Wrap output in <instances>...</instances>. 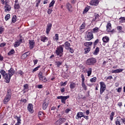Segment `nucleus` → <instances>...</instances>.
Here are the masks:
<instances>
[{
  "instance_id": "f257e3e1",
  "label": "nucleus",
  "mask_w": 125,
  "mask_h": 125,
  "mask_svg": "<svg viewBox=\"0 0 125 125\" xmlns=\"http://www.w3.org/2000/svg\"><path fill=\"white\" fill-rule=\"evenodd\" d=\"M63 52H64V44L58 46L55 50L56 55L61 57V56H63Z\"/></svg>"
},
{
  "instance_id": "f03ea898",
  "label": "nucleus",
  "mask_w": 125,
  "mask_h": 125,
  "mask_svg": "<svg viewBox=\"0 0 125 125\" xmlns=\"http://www.w3.org/2000/svg\"><path fill=\"white\" fill-rule=\"evenodd\" d=\"M0 73L2 75L3 78L5 79V83H9L10 82V79H11V76L8 73H6L5 71L2 70H0Z\"/></svg>"
},
{
  "instance_id": "7ed1b4c3",
  "label": "nucleus",
  "mask_w": 125,
  "mask_h": 125,
  "mask_svg": "<svg viewBox=\"0 0 125 125\" xmlns=\"http://www.w3.org/2000/svg\"><path fill=\"white\" fill-rule=\"evenodd\" d=\"M94 37L93 36V33H92V30H88L85 34L84 39L85 41H89L93 39Z\"/></svg>"
},
{
  "instance_id": "20e7f679",
  "label": "nucleus",
  "mask_w": 125,
  "mask_h": 125,
  "mask_svg": "<svg viewBox=\"0 0 125 125\" xmlns=\"http://www.w3.org/2000/svg\"><path fill=\"white\" fill-rule=\"evenodd\" d=\"M96 63V59L94 58H90L87 60L86 61V64L89 66L91 65H94Z\"/></svg>"
},
{
  "instance_id": "39448f33",
  "label": "nucleus",
  "mask_w": 125,
  "mask_h": 125,
  "mask_svg": "<svg viewBox=\"0 0 125 125\" xmlns=\"http://www.w3.org/2000/svg\"><path fill=\"white\" fill-rule=\"evenodd\" d=\"M100 93L101 95L103 94V92L106 90V84L103 82L100 83Z\"/></svg>"
},
{
  "instance_id": "423d86ee",
  "label": "nucleus",
  "mask_w": 125,
  "mask_h": 125,
  "mask_svg": "<svg viewBox=\"0 0 125 125\" xmlns=\"http://www.w3.org/2000/svg\"><path fill=\"white\" fill-rule=\"evenodd\" d=\"M11 99V93L7 92L5 98L3 100L4 104H6V103L9 102L10 99Z\"/></svg>"
},
{
  "instance_id": "0eeeda50",
  "label": "nucleus",
  "mask_w": 125,
  "mask_h": 125,
  "mask_svg": "<svg viewBox=\"0 0 125 125\" xmlns=\"http://www.w3.org/2000/svg\"><path fill=\"white\" fill-rule=\"evenodd\" d=\"M68 98H70V96H59L57 97V99H61V102L63 103V104H66V100H67Z\"/></svg>"
},
{
  "instance_id": "6e6552de",
  "label": "nucleus",
  "mask_w": 125,
  "mask_h": 125,
  "mask_svg": "<svg viewBox=\"0 0 125 125\" xmlns=\"http://www.w3.org/2000/svg\"><path fill=\"white\" fill-rule=\"evenodd\" d=\"M38 77L40 81H42L43 83H46L47 82V80H46L45 77L42 75V72H40L38 74Z\"/></svg>"
},
{
  "instance_id": "1a4fd4ad",
  "label": "nucleus",
  "mask_w": 125,
  "mask_h": 125,
  "mask_svg": "<svg viewBox=\"0 0 125 125\" xmlns=\"http://www.w3.org/2000/svg\"><path fill=\"white\" fill-rule=\"evenodd\" d=\"M65 122H66V119H65V118H60L59 120H58L56 122L55 125H62V124L65 123Z\"/></svg>"
},
{
  "instance_id": "9d476101",
  "label": "nucleus",
  "mask_w": 125,
  "mask_h": 125,
  "mask_svg": "<svg viewBox=\"0 0 125 125\" xmlns=\"http://www.w3.org/2000/svg\"><path fill=\"white\" fill-rule=\"evenodd\" d=\"M52 27V24H51V23H49L47 24L46 28V33L47 34V35H48L49 34V32H50V30H51Z\"/></svg>"
},
{
  "instance_id": "9b49d317",
  "label": "nucleus",
  "mask_w": 125,
  "mask_h": 125,
  "mask_svg": "<svg viewBox=\"0 0 125 125\" xmlns=\"http://www.w3.org/2000/svg\"><path fill=\"white\" fill-rule=\"evenodd\" d=\"M27 110L30 113H34V106L33 104H29L27 105Z\"/></svg>"
},
{
  "instance_id": "f8f14e48",
  "label": "nucleus",
  "mask_w": 125,
  "mask_h": 125,
  "mask_svg": "<svg viewBox=\"0 0 125 125\" xmlns=\"http://www.w3.org/2000/svg\"><path fill=\"white\" fill-rule=\"evenodd\" d=\"M99 3V0H91L90 2V5H94L97 6Z\"/></svg>"
},
{
  "instance_id": "ddd939ff",
  "label": "nucleus",
  "mask_w": 125,
  "mask_h": 125,
  "mask_svg": "<svg viewBox=\"0 0 125 125\" xmlns=\"http://www.w3.org/2000/svg\"><path fill=\"white\" fill-rule=\"evenodd\" d=\"M44 113L42 111H39L38 112V118L41 121H42L44 119Z\"/></svg>"
},
{
  "instance_id": "4468645a",
  "label": "nucleus",
  "mask_w": 125,
  "mask_h": 125,
  "mask_svg": "<svg viewBox=\"0 0 125 125\" xmlns=\"http://www.w3.org/2000/svg\"><path fill=\"white\" fill-rule=\"evenodd\" d=\"M106 31L109 33H112V24L110 22H108L107 24Z\"/></svg>"
},
{
  "instance_id": "2eb2a0df",
  "label": "nucleus",
  "mask_w": 125,
  "mask_h": 125,
  "mask_svg": "<svg viewBox=\"0 0 125 125\" xmlns=\"http://www.w3.org/2000/svg\"><path fill=\"white\" fill-rule=\"evenodd\" d=\"M4 8L5 12H9L11 10V6L8 4L5 5Z\"/></svg>"
},
{
  "instance_id": "dca6fc26",
  "label": "nucleus",
  "mask_w": 125,
  "mask_h": 125,
  "mask_svg": "<svg viewBox=\"0 0 125 125\" xmlns=\"http://www.w3.org/2000/svg\"><path fill=\"white\" fill-rule=\"evenodd\" d=\"M83 117V113L82 112H79L77 114V115L75 117L76 120H79V119H82Z\"/></svg>"
},
{
  "instance_id": "f3484780",
  "label": "nucleus",
  "mask_w": 125,
  "mask_h": 125,
  "mask_svg": "<svg viewBox=\"0 0 125 125\" xmlns=\"http://www.w3.org/2000/svg\"><path fill=\"white\" fill-rule=\"evenodd\" d=\"M29 43L30 49H33V48L35 47V41L30 40Z\"/></svg>"
},
{
  "instance_id": "a211bd4d",
  "label": "nucleus",
  "mask_w": 125,
  "mask_h": 125,
  "mask_svg": "<svg viewBox=\"0 0 125 125\" xmlns=\"http://www.w3.org/2000/svg\"><path fill=\"white\" fill-rule=\"evenodd\" d=\"M84 45L87 48H91V45H92V42H85L84 43Z\"/></svg>"
},
{
  "instance_id": "6ab92c4d",
  "label": "nucleus",
  "mask_w": 125,
  "mask_h": 125,
  "mask_svg": "<svg viewBox=\"0 0 125 125\" xmlns=\"http://www.w3.org/2000/svg\"><path fill=\"white\" fill-rule=\"evenodd\" d=\"M102 41L104 43H108V42L110 41V39L108 36H105L103 37Z\"/></svg>"
},
{
  "instance_id": "aec40b11",
  "label": "nucleus",
  "mask_w": 125,
  "mask_h": 125,
  "mask_svg": "<svg viewBox=\"0 0 125 125\" xmlns=\"http://www.w3.org/2000/svg\"><path fill=\"white\" fill-rule=\"evenodd\" d=\"M30 54H31L30 52H25L21 55V58L22 59H25V58H27V57H28Z\"/></svg>"
},
{
  "instance_id": "412c9836",
  "label": "nucleus",
  "mask_w": 125,
  "mask_h": 125,
  "mask_svg": "<svg viewBox=\"0 0 125 125\" xmlns=\"http://www.w3.org/2000/svg\"><path fill=\"white\" fill-rule=\"evenodd\" d=\"M21 43H22V39H20L17 40V42H15L14 44L15 47H18L19 45H20Z\"/></svg>"
},
{
  "instance_id": "4be33fe9",
  "label": "nucleus",
  "mask_w": 125,
  "mask_h": 125,
  "mask_svg": "<svg viewBox=\"0 0 125 125\" xmlns=\"http://www.w3.org/2000/svg\"><path fill=\"white\" fill-rule=\"evenodd\" d=\"M40 39L41 42H46L48 41V38H47V37H45V36H41L40 37Z\"/></svg>"
},
{
  "instance_id": "5701e85b",
  "label": "nucleus",
  "mask_w": 125,
  "mask_h": 125,
  "mask_svg": "<svg viewBox=\"0 0 125 125\" xmlns=\"http://www.w3.org/2000/svg\"><path fill=\"white\" fill-rule=\"evenodd\" d=\"M65 49L69 50V48L71 47V44H70L67 41L65 42L63 44Z\"/></svg>"
},
{
  "instance_id": "b1692460",
  "label": "nucleus",
  "mask_w": 125,
  "mask_h": 125,
  "mask_svg": "<svg viewBox=\"0 0 125 125\" xmlns=\"http://www.w3.org/2000/svg\"><path fill=\"white\" fill-rule=\"evenodd\" d=\"M15 73V71H14V69L12 68H11L10 70H8V74L10 76L12 77V76L14 75Z\"/></svg>"
},
{
  "instance_id": "393cba45",
  "label": "nucleus",
  "mask_w": 125,
  "mask_h": 125,
  "mask_svg": "<svg viewBox=\"0 0 125 125\" xmlns=\"http://www.w3.org/2000/svg\"><path fill=\"white\" fill-rule=\"evenodd\" d=\"M124 70L123 69H117L111 71V73L117 74V73H122Z\"/></svg>"
},
{
  "instance_id": "a878e982",
  "label": "nucleus",
  "mask_w": 125,
  "mask_h": 125,
  "mask_svg": "<svg viewBox=\"0 0 125 125\" xmlns=\"http://www.w3.org/2000/svg\"><path fill=\"white\" fill-rule=\"evenodd\" d=\"M87 73V76L90 77L91 75V74L92 73V68H89L88 69V70H86Z\"/></svg>"
},
{
  "instance_id": "bb28decb",
  "label": "nucleus",
  "mask_w": 125,
  "mask_h": 125,
  "mask_svg": "<svg viewBox=\"0 0 125 125\" xmlns=\"http://www.w3.org/2000/svg\"><path fill=\"white\" fill-rule=\"evenodd\" d=\"M16 21H17V16H16V15L13 16L12 18L11 24L15 23Z\"/></svg>"
},
{
  "instance_id": "cd10ccee",
  "label": "nucleus",
  "mask_w": 125,
  "mask_h": 125,
  "mask_svg": "<svg viewBox=\"0 0 125 125\" xmlns=\"http://www.w3.org/2000/svg\"><path fill=\"white\" fill-rule=\"evenodd\" d=\"M66 8L68 11L72 12V10H71V8H72V5H71V4L67 3L66 4Z\"/></svg>"
},
{
  "instance_id": "c85d7f7f",
  "label": "nucleus",
  "mask_w": 125,
  "mask_h": 125,
  "mask_svg": "<svg viewBox=\"0 0 125 125\" xmlns=\"http://www.w3.org/2000/svg\"><path fill=\"white\" fill-rule=\"evenodd\" d=\"M70 88L71 89H74L76 87V84L74 82H71L69 85Z\"/></svg>"
},
{
  "instance_id": "c756f323",
  "label": "nucleus",
  "mask_w": 125,
  "mask_h": 125,
  "mask_svg": "<svg viewBox=\"0 0 125 125\" xmlns=\"http://www.w3.org/2000/svg\"><path fill=\"white\" fill-rule=\"evenodd\" d=\"M99 32V28L97 27H95L92 30V34H95L96 33H98Z\"/></svg>"
},
{
  "instance_id": "7c9ffc66",
  "label": "nucleus",
  "mask_w": 125,
  "mask_h": 125,
  "mask_svg": "<svg viewBox=\"0 0 125 125\" xmlns=\"http://www.w3.org/2000/svg\"><path fill=\"white\" fill-rule=\"evenodd\" d=\"M48 106V104L47 103H44L42 104V109L43 110H46V108H47V106Z\"/></svg>"
},
{
  "instance_id": "2f4dec72",
  "label": "nucleus",
  "mask_w": 125,
  "mask_h": 125,
  "mask_svg": "<svg viewBox=\"0 0 125 125\" xmlns=\"http://www.w3.org/2000/svg\"><path fill=\"white\" fill-rule=\"evenodd\" d=\"M81 85L84 90H87V86L85 85L84 82L82 83Z\"/></svg>"
},
{
  "instance_id": "473e14b6",
  "label": "nucleus",
  "mask_w": 125,
  "mask_h": 125,
  "mask_svg": "<svg viewBox=\"0 0 125 125\" xmlns=\"http://www.w3.org/2000/svg\"><path fill=\"white\" fill-rule=\"evenodd\" d=\"M14 8L15 9H20V5L19 3H15L14 5Z\"/></svg>"
},
{
  "instance_id": "72a5a7b5",
  "label": "nucleus",
  "mask_w": 125,
  "mask_h": 125,
  "mask_svg": "<svg viewBox=\"0 0 125 125\" xmlns=\"http://www.w3.org/2000/svg\"><path fill=\"white\" fill-rule=\"evenodd\" d=\"M1 2L2 3V4H8V3L9 2V0H1Z\"/></svg>"
},
{
  "instance_id": "f704fd0d",
  "label": "nucleus",
  "mask_w": 125,
  "mask_h": 125,
  "mask_svg": "<svg viewBox=\"0 0 125 125\" xmlns=\"http://www.w3.org/2000/svg\"><path fill=\"white\" fill-rule=\"evenodd\" d=\"M121 120L120 119V118H119V117H117L116 121H115V125H121V122H120Z\"/></svg>"
},
{
  "instance_id": "c9c22d12",
  "label": "nucleus",
  "mask_w": 125,
  "mask_h": 125,
  "mask_svg": "<svg viewBox=\"0 0 125 125\" xmlns=\"http://www.w3.org/2000/svg\"><path fill=\"white\" fill-rule=\"evenodd\" d=\"M54 3H55V1L54 0H52L49 4V8H50V7H52L54 5Z\"/></svg>"
},
{
  "instance_id": "e433bc0d",
  "label": "nucleus",
  "mask_w": 125,
  "mask_h": 125,
  "mask_svg": "<svg viewBox=\"0 0 125 125\" xmlns=\"http://www.w3.org/2000/svg\"><path fill=\"white\" fill-rule=\"evenodd\" d=\"M55 64L57 65V67H60L62 65V62L60 61H56Z\"/></svg>"
},
{
  "instance_id": "4c0bfd02",
  "label": "nucleus",
  "mask_w": 125,
  "mask_h": 125,
  "mask_svg": "<svg viewBox=\"0 0 125 125\" xmlns=\"http://www.w3.org/2000/svg\"><path fill=\"white\" fill-rule=\"evenodd\" d=\"M53 39H54V41H56V42H57V41L59 40V36L58 35V34H56Z\"/></svg>"
},
{
  "instance_id": "58836bf2",
  "label": "nucleus",
  "mask_w": 125,
  "mask_h": 125,
  "mask_svg": "<svg viewBox=\"0 0 125 125\" xmlns=\"http://www.w3.org/2000/svg\"><path fill=\"white\" fill-rule=\"evenodd\" d=\"M119 20H120V23H125V17H121L119 18Z\"/></svg>"
},
{
  "instance_id": "ea45409f",
  "label": "nucleus",
  "mask_w": 125,
  "mask_h": 125,
  "mask_svg": "<svg viewBox=\"0 0 125 125\" xmlns=\"http://www.w3.org/2000/svg\"><path fill=\"white\" fill-rule=\"evenodd\" d=\"M90 49H91L90 48H84V54H86V53H88L89 51H90Z\"/></svg>"
},
{
  "instance_id": "a19ab883",
  "label": "nucleus",
  "mask_w": 125,
  "mask_h": 125,
  "mask_svg": "<svg viewBox=\"0 0 125 125\" xmlns=\"http://www.w3.org/2000/svg\"><path fill=\"white\" fill-rule=\"evenodd\" d=\"M15 53V51L14 49H12L8 53V55H12V54H14Z\"/></svg>"
},
{
  "instance_id": "79ce46f5",
  "label": "nucleus",
  "mask_w": 125,
  "mask_h": 125,
  "mask_svg": "<svg viewBox=\"0 0 125 125\" xmlns=\"http://www.w3.org/2000/svg\"><path fill=\"white\" fill-rule=\"evenodd\" d=\"M117 30L119 33H123V27L121 26H119L117 27Z\"/></svg>"
},
{
  "instance_id": "37998d69",
  "label": "nucleus",
  "mask_w": 125,
  "mask_h": 125,
  "mask_svg": "<svg viewBox=\"0 0 125 125\" xmlns=\"http://www.w3.org/2000/svg\"><path fill=\"white\" fill-rule=\"evenodd\" d=\"M97 80V78L96 77H93V78H91L90 79V81L91 83H95Z\"/></svg>"
},
{
  "instance_id": "c03bdc74",
  "label": "nucleus",
  "mask_w": 125,
  "mask_h": 125,
  "mask_svg": "<svg viewBox=\"0 0 125 125\" xmlns=\"http://www.w3.org/2000/svg\"><path fill=\"white\" fill-rule=\"evenodd\" d=\"M98 52H99V48L98 47H97L94 52V54L95 55H97V54L98 53Z\"/></svg>"
},
{
  "instance_id": "a18cd8bd",
  "label": "nucleus",
  "mask_w": 125,
  "mask_h": 125,
  "mask_svg": "<svg viewBox=\"0 0 125 125\" xmlns=\"http://www.w3.org/2000/svg\"><path fill=\"white\" fill-rule=\"evenodd\" d=\"M3 32H4V27L0 26V35H1Z\"/></svg>"
},
{
  "instance_id": "49530a36",
  "label": "nucleus",
  "mask_w": 125,
  "mask_h": 125,
  "mask_svg": "<svg viewBox=\"0 0 125 125\" xmlns=\"http://www.w3.org/2000/svg\"><path fill=\"white\" fill-rule=\"evenodd\" d=\"M9 18H10V14H8L5 16V20H6V21H7V20H8Z\"/></svg>"
},
{
  "instance_id": "de8ad7c7",
  "label": "nucleus",
  "mask_w": 125,
  "mask_h": 125,
  "mask_svg": "<svg viewBox=\"0 0 125 125\" xmlns=\"http://www.w3.org/2000/svg\"><path fill=\"white\" fill-rule=\"evenodd\" d=\"M24 87V90H25V91H27L26 89H28L29 88V85L28 84H25L23 85Z\"/></svg>"
},
{
  "instance_id": "09e8293b",
  "label": "nucleus",
  "mask_w": 125,
  "mask_h": 125,
  "mask_svg": "<svg viewBox=\"0 0 125 125\" xmlns=\"http://www.w3.org/2000/svg\"><path fill=\"white\" fill-rule=\"evenodd\" d=\"M17 75H20V76H22V75H24V72L22 71L21 70H19L17 72Z\"/></svg>"
},
{
  "instance_id": "8fccbe9b",
  "label": "nucleus",
  "mask_w": 125,
  "mask_h": 125,
  "mask_svg": "<svg viewBox=\"0 0 125 125\" xmlns=\"http://www.w3.org/2000/svg\"><path fill=\"white\" fill-rule=\"evenodd\" d=\"M85 25H84V24H82L80 27V30L81 31H83V29H85Z\"/></svg>"
},
{
  "instance_id": "3c124183",
  "label": "nucleus",
  "mask_w": 125,
  "mask_h": 125,
  "mask_svg": "<svg viewBox=\"0 0 125 125\" xmlns=\"http://www.w3.org/2000/svg\"><path fill=\"white\" fill-rule=\"evenodd\" d=\"M82 83H84L85 78L83 74L81 75Z\"/></svg>"
},
{
  "instance_id": "603ef678",
  "label": "nucleus",
  "mask_w": 125,
  "mask_h": 125,
  "mask_svg": "<svg viewBox=\"0 0 125 125\" xmlns=\"http://www.w3.org/2000/svg\"><path fill=\"white\" fill-rule=\"evenodd\" d=\"M119 119L120 120V121H122V123H123V124L125 125V118H121V117H119Z\"/></svg>"
},
{
  "instance_id": "864d4df0",
  "label": "nucleus",
  "mask_w": 125,
  "mask_h": 125,
  "mask_svg": "<svg viewBox=\"0 0 125 125\" xmlns=\"http://www.w3.org/2000/svg\"><path fill=\"white\" fill-rule=\"evenodd\" d=\"M21 125V120L18 119L17 123H16L15 125Z\"/></svg>"
},
{
  "instance_id": "5fc2aeb1",
  "label": "nucleus",
  "mask_w": 125,
  "mask_h": 125,
  "mask_svg": "<svg viewBox=\"0 0 125 125\" xmlns=\"http://www.w3.org/2000/svg\"><path fill=\"white\" fill-rule=\"evenodd\" d=\"M99 42V40L97 39L94 42V45L95 46V45H97V44Z\"/></svg>"
},
{
  "instance_id": "6e6d98bb",
  "label": "nucleus",
  "mask_w": 125,
  "mask_h": 125,
  "mask_svg": "<svg viewBox=\"0 0 125 125\" xmlns=\"http://www.w3.org/2000/svg\"><path fill=\"white\" fill-rule=\"evenodd\" d=\"M52 11H53L52 9L51 8L48 9L47 10L48 14H51Z\"/></svg>"
},
{
  "instance_id": "4d7b16f0",
  "label": "nucleus",
  "mask_w": 125,
  "mask_h": 125,
  "mask_svg": "<svg viewBox=\"0 0 125 125\" xmlns=\"http://www.w3.org/2000/svg\"><path fill=\"white\" fill-rule=\"evenodd\" d=\"M88 10H89V8L88 7H86L83 11V12L86 13Z\"/></svg>"
},
{
  "instance_id": "13d9d810",
  "label": "nucleus",
  "mask_w": 125,
  "mask_h": 125,
  "mask_svg": "<svg viewBox=\"0 0 125 125\" xmlns=\"http://www.w3.org/2000/svg\"><path fill=\"white\" fill-rule=\"evenodd\" d=\"M38 61H39L37 59L33 60V62L34 65H37Z\"/></svg>"
},
{
  "instance_id": "bf43d9fd",
  "label": "nucleus",
  "mask_w": 125,
  "mask_h": 125,
  "mask_svg": "<svg viewBox=\"0 0 125 125\" xmlns=\"http://www.w3.org/2000/svg\"><path fill=\"white\" fill-rule=\"evenodd\" d=\"M6 44L4 42L1 43L0 44V47H4V46H5Z\"/></svg>"
},
{
  "instance_id": "052dcab7",
  "label": "nucleus",
  "mask_w": 125,
  "mask_h": 125,
  "mask_svg": "<svg viewBox=\"0 0 125 125\" xmlns=\"http://www.w3.org/2000/svg\"><path fill=\"white\" fill-rule=\"evenodd\" d=\"M39 68H40V66H37L36 67H35L33 70V72H37V71H38V70H39Z\"/></svg>"
},
{
  "instance_id": "680f3d73",
  "label": "nucleus",
  "mask_w": 125,
  "mask_h": 125,
  "mask_svg": "<svg viewBox=\"0 0 125 125\" xmlns=\"http://www.w3.org/2000/svg\"><path fill=\"white\" fill-rule=\"evenodd\" d=\"M68 50H69L70 52H71V53H74V49L72 48H71V47L69 48Z\"/></svg>"
},
{
  "instance_id": "e2e57ef3",
  "label": "nucleus",
  "mask_w": 125,
  "mask_h": 125,
  "mask_svg": "<svg viewBox=\"0 0 125 125\" xmlns=\"http://www.w3.org/2000/svg\"><path fill=\"white\" fill-rule=\"evenodd\" d=\"M14 118L16 119L17 121L19 120H21V118L20 117H18L17 115L14 116Z\"/></svg>"
},
{
  "instance_id": "0e129e2a",
  "label": "nucleus",
  "mask_w": 125,
  "mask_h": 125,
  "mask_svg": "<svg viewBox=\"0 0 125 125\" xmlns=\"http://www.w3.org/2000/svg\"><path fill=\"white\" fill-rule=\"evenodd\" d=\"M70 111H71V109L67 108L65 109V113H66V114H68V113H69Z\"/></svg>"
},
{
  "instance_id": "69168bd1",
  "label": "nucleus",
  "mask_w": 125,
  "mask_h": 125,
  "mask_svg": "<svg viewBox=\"0 0 125 125\" xmlns=\"http://www.w3.org/2000/svg\"><path fill=\"white\" fill-rule=\"evenodd\" d=\"M112 79H113V76H109L106 78V80H112Z\"/></svg>"
},
{
  "instance_id": "338daca9",
  "label": "nucleus",
  "mask_w": 125,
  "mask_h": 125,
  "mask_svg": "<svg viewBox=\"0 0 125 125\" xmlns=\"http://www.w3.org/2000/svg\"><path fill=\"white\" fill-rule=\"evenodd\" d=\"M67 84V81L64 82L62 84V86H65Z\"/></svg>"
},
{
  "instance_id": "774afa93",
  "label": "nucleus",
  "mask_w": 125,
  "mask_h": 125,
  "mask_svg": "<svg viewBox=\"0 0 125 125\" xmlns=\"http://www.w3.org/2000/svg\"><path fill=\"white\" fill-rule=\"evenodd\" d=\"M42 84H39L38 85V88H42Z\"/></svg>"
}]
</instances>
